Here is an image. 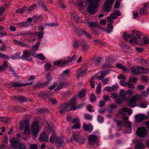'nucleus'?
Listing matches in <instances>:
<instances>
[{
	"label": "nucleus",
	"mask_w": 149,
	"mask_h": 149,
	"mask_svg": "<svg viewBox=\"0 0 149 149\" xmlns=\"http://www.w3.org/2000/svg\"><path fill=\"white\" fill-rule=\"evenodd\" d=\"M48 136L44 132H42L39 137V140L41 142H47L48 141Z\"/></svg>",
	"instance_id": "nucleus-20"
},
{
	"label": "nucleus",
	"mask_w": 149,
	"mask_h": 149,
	"mask_svg": "<svg viewBox=\"0 0 149 149\" xmlns=\"http://www.w3.org/2000/svg\"><path fill=\"white\" fill-rule=\"evenodd\" d=\"M85 118L88 120H91L92 118V116L91 115L85 114H84Z\"/></svg>",
	"instance_id": "nucleus-54"
},
{
	"label": "nucleus",
	"mask_w": 149,
	"mask_h": 149,
	"mask_svg": "<svg viewBox=\"0 0 149 149\" xmlns=\"http://www.w3.org/2000/svg\"><path fill=\"white\" fill-rule=\"evenodd\" d=\"M28 127H29V122L27 120H25L23 123H21L19 127V129L20 130H22L24 128Z\"/></svg>",
	"instance_id": "nucleus-25"
},
{
	"label": "nucleus",
	"mask_w": 149,
	"mask_h": 149,
	"mask_svg": "<svg viewBox=\"0 0 149 149\" xmlns=\"http://www.w3.org/2000/svg\"><path fill=\"white\" fill-rule=\"evenodd\" d=\"M83 128L84 130L86 131H91L93 130V127L89 126L86 124L83 125Z\"/></svg>",
	"instance_id": "nucleus-30"
},
{
	"label": "nucleus",
	"mask_w": 149,
	"mask_h": 149,
	"mask_svg": "<svg viewBox=\"0 0 149 149\" xmlns=\"http://www.w3.org/2000/svg\"><path fill=\"white\" fill-rule=\"evenodd\" d=\"M72 28L76 33V35L79 37H80L82 35H84L85 31L83 29H78L75 26H73Z\"/></svg>",
	"instance_id": "nucleus-10"
},
{
	"label": "nucleus",
	"mask_w": 149,
	"mask_h": 149,
	"mask_svg": "<svg viewBox=\"0 0 149 149\" xmlns=\"http://www.w3.org/2000/svg\"><path fill=\"white\" fill-rule=\"evenodd\" d=\"M45 78L47 79V81L44 83L45 86L47 85L49 83V82L52 80V77L49 74H46L45 76Z\"/></svg>",
	"instance_id": "nucleus-28"
},
{
	"label": "nucleus",
	"mask_w": 149,
	"mask_h": 149,
	"mask_svg": "<svg viewBox=\"0 0 149 149\" xmlns=\"http://www.w3.org/2000/svg\"><path fill=\"white\" fill-rule=\"evenodd\" d=\"M38 30L40 31L39 32L38 35V39H41L43 37L44 32L43 30L45 28L42 26H40L38 27Z\"/></svg>",
	"instance_id": "nucleus-19"
},
{
	"label": "nucleus",
	"mask_w": 149,
	"mask_h": 149,
	"mask_svg": "<svg viewBox=\"0 0 149 149\" xmlns=\"http://www.w3.org/2000/svg\"><path fill=\"white\" fill-rule=\"evenodd\" d=\"M128 111V109L126 107H123L120 109L119 111V113L120 114H122L124 113V112H127Z\"/></svg>",
	"instance_id": "nucleus-55"
},
{
	"label": "nucleus",
	"mask_w": 149,
	"mask_h": 149,
	"mask_svg": "<svg viewBox=\"0 0 149 149\" xmlns=\"http://www.w3.org/2000/svg\"><path fill=\"white\" fill-rule=\"evenodd\" d=\"M141 77L143 81L146 83L148 82V79L146 76L144 75H142L141 76Z\"/></svg>",
	"instance_id": "nucleus-59"
},
{
	"label": "nucleus",
	"mask_w": 149,
	"mask_h": 149,
	"mask_svg": "<svg viewBox=\"0 0 149 149\" xmlns=\"http://www.w3.org/2000/svg\"><path fill=\"white\" fill-rule=\"evenodd\" d=\"M88 23L89 26L91 28V30L94 32H95V30L94 29L99 27V24L95 22H88Z\"/></svg>",
	"instance_id": "nucleus-21"
},
{
	"label": "nucleus",
	"mask_w": 149,
	"mask_h": 149,
	"mask_svg": "<svg viewBox=\"0 0 149 149\" xmlns=\"http://www.w3.org/2000/svg\"><path fill=\"white\" fill-rule=\"evenodd\" d=\"M113 3L107 1H106L103 6V10L106 12L109 11L111 9Z\"/></svg>",
	"instance_id": "nucleus-12"
},
{
	"label": "nucleus",
	"mask_w": 149,
	"mask_h": 149,
	"mask_svg": "<svg viewBox=\"0 0 149 149\" xmlns=\"http://www.w3.org/2000/svg\"><path fill=\"white\" fill-rule=\"evenodd\" d=\"M46 96L47 97L49 98H50V97H52L53 95V93L51 91H47L46 92Z\"/></svg>",
	"instance_id": "nucleus-58"
},
{
	"label": "nucleus",
	"mask_w": 149,
	"mask_h": 149,
	"mask_svg": "<svg viewBox=\"0 0 149 149\" xmlns=\"http://www.w3.org/2000/svg\"><path fill=\"white\" fill-rule=\"evenodd\" d=\"M101 61V58L100 57H97L94 58L93 61L97 65L100 63Z\"/></svg>",
	"instance_id": "nucleus-32"
},
{
	"label": "nucleus",
	"mask_w": 149,
	"mask_h": 149,
	"mask_svg": "<svg viewBox=\"0 0 149 149\" xmlns=\"http://www.w3.org/2000/svg\"><path fill=\"white\" fill-rule=\"evenodd\" d=\"M26 148L24 143H19L16 149H25Z\"/></svg>",
	"instance_id": "nucleus-46"
},
{
	"label": "nucleus",
	"mask_w": 149,
	"mask_h": 149,
	"mask_svg": "<svg viewBox=\"0 0 149 149\" xmlns=\"http://www.w3.org/2000/svg\"><path fill=\"white\" fill-rule=\"evenodd\" d=\"M81 45H82V50L83 51H85L88 49V46L84 41L81 42Z\"/></svg>",
	"instance_id": "nucleus-29"
},
{
	"label": "nucleus",
	"mask_w": 149,
	"mask_h": 149,
	"mask_svg": "<svg viewBox=\"0 0 149 149\" xmlns=\"http://www.w3.org/2000/svg\"><path fill=\"white\" fill-rule=\"evenodd\" d=\"M116 66L117 68L122 69L124 71H127V68L126 67L122 65L121 64L119 63H117L116 64Z\"/></svg>",
	"instance_id": "nucleus-31"
},
{
	"label": "nucleus",
	"mask_w": 149,
	"mask_h": 149,
	"mask_svg": "<svg viewBox=\"0 0 149 149\" xmlns=\"http://www.w3.org/2000/svg\"><path fill=\"white\" fill-rule=\"evenodd\" d=\"M139 62L145 65H148L149 63V60H146L144 59H140Z\"/></svg>",
	"instance_id": "nucleus-47"
},
{
	"label": "nucleus",
	"mask_w": 149,
	"mask_h": 149,
	"mask_svg": "<svg viewBox=\"0 0 149 149\" xmlns=\"http://www.w3.org/2000/svg\"><path fill=\"white\" fill-rule=\"evenodd\" d=\"M33 84V83L32 82H30L29 83L25 84L20 83V81H18L15 83L12 82L11 83L10 86L11 87H20L22 86L31 85H32Z\"/></svg>",
	"instance_id": "nucleus-8"
},
{
	"label": "nucleus",
	"mask_w": 149,
	"mask_h": 149,
	"mask_svg": "<svg viewBox=\"0 0 149 149\" xmlns=\"http://www.w3.org/2000/svg\"><path fill=\"white\" fill-rule=\"evenodd\" d=\"M17 99L20 102H21L28 101V100H27L26 97L23 96L17 97Z\"/></svg>",
	"instance_id": "nucleus-44"
},
{
	"label": "nucleus",
	"mask_w": 149,
	"mask_h": 149,
	"mask_svg": "<svg viewBox=\"0 0 149 149\" xmlns=\"http://www.w3.org/2000/svg\"><path fill=\"white\" fill-rule=\"evenodd\" d=\"M147 119V118L144 115L141 114H137L135 116L136 120L137 122H141Z\"/></svg>",
	"instance_id": "nucleus-17"
},
{
	"label": "nucleus",
	"mask_w": 149,
	"mask_h": 149,
	"mask_svg": "<svg viewBox=\"0 0 149 149\" xmlns=\"http://www.w3.org/2000/svg\"><path fill=\"white\" fill-rule=\"evenodd\" d=\"M148 70L147 68H144L143 67L140 68L139 74L141 73H145L147 72Z\"/></svg>",
	"instance_id": "nucleus-42"
},
{
	"label": "nucleus",
	"mask_w": 149,
	"mask_h": 149,
	"mask_svg": "<svg viewBox=\"0 0 149 149\" xmlns=\"http://www.w3.org/2000/svg\"><path fill=\"white\" fill-rule=\"evenodd\" d=\"M143 145L140 143H137L135 146V148L136 149H142L143 148Z\"/></svg>",
	"instance_id": "nucleus-45"
},
{
	"label": "nucleus",
	"mask_w": 149,
	"mask_h": 149,
	"mask_svg": "<svg viewBox=\"0 0 149 149\" xmlns=\"http://www.w3.org/2000/svg\"><path fill=\"white\" fill-rule=\"evenodd\" d=\"M67 83L65 82H61L58 85L57 87L54 89L55 91H58L61 89L63 86H66Z\"/></svg>",
	"instance_id": "nucleus-26"
},
{
	"label": "nucleus",
	"mask_w": 149,
	"mask_h": 149,
	"mask_svg": "<svg viewBox=\"0 0 149 149\" xmlns=\"http://www.w3.org/2000/svg\"><path fill=\"white\" fill-rule=\"evenodd\" d=\"M88 139L89 143L92 145H93L94 143L98 139L97 137L96 136L93 134L89 135Z\"/></svg>",
	"instance_id": "nucleus-14"
},
{
	"label": "nucleus",
	"mask_w": 149,
	"mask_h": 149,
	"mask_svg": "<svg viewBox=\"0 0 149 149\" xmlns=\"http://www.w3.org/2000/svg\"><path fill=\"white\" fill-rule=\"evenodd\" d=\"M39 43L38 42L36 44L33 45L32 47V49L34 51H36L38 49L39 47Z\"/></svg>",
	"instance_id": "nucleus-50"
},
{
	"label": "nucleus",
	"mask_w": 149,
	"mask_h": 149,
	"mask_svg": "<svg viewBox=\"0 0 149 149\" xmlns=\"http://www.w3.org/2000/svg\"><path fill=\"white\" fill-rule=\"evenodd\" d=\"M29 149H38V146L35 144H31L29 146Z\"/></svg>",
	"instance_id": "nucleus-53"
},
{
	"label": "nucleus",
	"mask_w": 149,
	"mask_h": 149,
	"mask_svg": "<svg viewBox=\"0 0 149 149\" xmlns=\"http://www.w3.org/2000/svg\"><path fill=\"white\" fill-rule=\"evenodd\" d=\"M129 81H128L133 83L136 82L137 79L133 76H130L129 78Z\"/></svg>",
	"instance_id": "nucleus-35"
},
{
	"label": "nucleus",
	"mask_w": 149,
	"mask_h": 149,
	"mask_svg": "<svg viewBox=\"0 0 149 149\" xmlns=\"http://www.w3.org/2000/svg\"><path fill=\"white\" fill-rule=\"evenodd\" d=\"M32 131L33 135L34 136H36L39 131V123L38 121L34 122L32 124Z\"/></svg>",
	"instance_id": "nucleus-4"
},
{
	"label": "nucleus",
	"mask_w": 149,
	"mask_h": 149,
	"mask_svg": "<svg viewBox=\"0 0 149 149\" xmlns=\"http://www.w3.org/2000/svg\"><path fill=\"white\" fill-rule=\"evenodd\" d=\"M38 96L41 99H43L46 98L47 97L46 96V92H41L39 93Z\"/></svg>",
	"instance_id": "nucleus-40"
},
{
	"label": "nucleus",
	"mask_w": 149,
	"mask_h": 149,
	"mask_svg": "<svg viewBox=\"0 0 149 149\" xmlns=\"http://www.w3.org/2000/svg\"><path fill=\"white\" fill-rule=\"evenodd\" d=\"M31 55L30 52L28 50H25L23 52V55L21 56V59L27 61H31L32 58L30 56Z\"/></svg>",
	"instance_id": "nucleus-5"
},
{
	"label": "nucleus",
	"mask_w": 149,
	"mask_h": 149,
	"mask_svg": "<svg viewBox=\"0 0 149 149\" xmlns=\"http://www.w3.org/2000/svg\"><path fill=\"white\" fill-rule=\"evenodd\" d=\"M130 69L132 74L134 75L139 74V67L137 66H133Z\"/></svg>",
	"instance_id": "nucleus-15"
},
{
	"label": "nucleus",
	"mask_w": 149,
	"mask_h": 149,
	"mask_svg": "<svg viewBox=\"0 0 149 149\" xmlns=\"http://www.w3.org/2000/svg\"><path fill=\"white\" fill-rule=\"evenodd\" d=\"M86 90L85 89H83L79 93V96L80 98L84 97L85 95Z\"/></svg>",
	"instance_id": "nucleus-38"
},
{
	"label": "nucleus",
	"mask_w": 149,
	"mask_h": 149,
	"mask_svg": "<svg viewBox=\"0 0 149 149\" xmlns=\"http://www.w3.org/2000/svg\"><path fill=\"white\" fill-rule=\"evenodd\" d=\"M87 71V69L85 68L83 70L79 71L77 73L78 74V75L80 76H83L86 74V72Z\"/></svg>",
	"instance_id": "nucleus-43"
},
{
	"label": "nucleus",
	"mask_w": 149,
	"mask_h": 149,
	"mask_svg": "<svg viewBox=\"0 0 149 149\" xmlns=\"http://www.w3.org/2000/svg\"><path fill=\"white\" fill-rule=\"evenodd\" d=\"M80 138L79 139V141L78 142H79L80 144H83L86 141V138L85 136H80Z\"/></svg>",
	"instance_id": "nucleus-39"
},
{
	"label": "nucleus",
	"mask_w": 149,
	"mask_h": 149,
	"mask_svg": "<svg viewBox=\"0 0 149 149\" xmlns=\"http://www.w3.org/2000/svg\"><path fill=\"white\" fill-rule=\"evenodd\" d=\"M110 70H106L102 71L101 72L100 75L97 77V78L99 80H102L109 73Z\"/></svg>",
	"instance_id": "nucleus-18"
},
{
	"label": "nucleus",
	"mask_w": 149,
	"mask_h": 149,
	"mask_svg": "<svg viewBox=\"0 0 149 149\" xmlns=\"http://www.w3.org/2000/svg\"><path fill=\"white\" fill-rule=\"evenodd\" d=\"M100 0H86L85 3L89 5L87 8L88 12L90 14L94 15L97 12L96 8L99 6Z\"/></svg>",
	"instance_id": "nucleus-1"
},
{
	"label": "nucleus",
	"mask_w": 149,
	"mask_h": 149,
	"mask_svg": "<svg viewBox=\"0 0 149 149\" xmlns=\"http://www.w3.org/2000/svg\"><path fill=\"white\" fill-rule=\"evenodd\" d=\"M68 106L67 103H64L61 104L59 108V111L60 113H64L65 111H68L69 110H67Z\"/></svg>",
	"instance_id": "nucleus-9"
},
{
	"label": "nucleus",
	"mask_w": 149,
	"mask_h": 149,
	"mask_svg": "<svg viewBox=\"0 0 149 149\" xmlns=\"http://www.w3.org/2000/svg\"><path fill=\"white\" fill-rule=\"evenodd\" d=\"M121 47L123 50L125 52L130 53H133V50L132 49H131L129 46L122 45L121 46Z\"/></svg>",
	"instance_id": "nucleus-23"
},
{
	"label": "nucleus",
	"mask_w": 149,
	"mask_h": 149,
	"mask_svg": "<svg viewBox=\"0 0 149 149\" xmlns=\"http://www.w3.org/2000/svg\"><path fill=\"white\" fill-rule=\"evenodd\" d=\"M63 137H58L56 138L55 141L56 146L57 147L60 146L64 142Z\"/></svg>",
	"instance_id": "nucleus-16"
},
{
	"label": "nucleus",
	"mask_w": 149,
	"mask_h": 149,
	"mask_svg": "<svg viewBox=\"0 0 149 149\" xmlns=\"http://www.w3.org/2000/svg\"><path fill=\"white\" fill-rule=\"evenodd\" d=\"M70 15L72 18L77 23H79V17L74 12L72 11L70 12Z\"/></svg>",
	"instance_id": "nucleus-27"
},
{
	"label": "nucleus",
	"mask_w": 149,
	"mask_h": 149,
	"mask_svg": "<svg viewBox=\"0 0 149 149\" xmlns=\"http://www.w3.org/2000/svg\"><path fill=\"white\" fill-rule=\"evenodd\" d=\"M20 140L17 138L12 139L10 142V144L12 146L16 149L20 143Z\"/></svg>",
	"instance_id": "nucleus-13"
},
{
	"label": "nucleus",
	"mask_w": 149,
	"mask_h": 149,
	"mask_svg": "<svg viewBox=\"0 0 149 149\" xmlns=\"http://www.w3.org/2000/svg\"><path fill=\"white\" fill-rule=\"evenodd\" d=\"M125 79L121 80L120 81V83L121 86H125L127 85V83L125 81Z\"/></svg>",
	"instance_id": "nucleus-60"
},
{
	"label": "nucleus",
	"mask_w": 149,
	"mask_h": 149,
	"mask_svg": "<svg viewBox=\"0 0 149 149\" xmlns=\"http://www.w3.org/2000/svg\"><path fill=\"white\" fill-rule=\"evenodd\" d=\"M18 24L19 26L21 27H23L24 26L26 27L28 25L27 22H20Z\"/></svg>",
	"instance_id": "nucleus-61"
},
{
	"label": "nucleus",
	"mask_w": 149,
	"mask_h": 149,
	"mask_svg": "<svg viewBox=\"0 0 149 149\" xmlns=\"http://www.w3.org/2000/svg\"><path fill=\"white\" fill-rule=\"evenodd\" d=\"M126 126L127 128H128L129 130H131V125L132 123L130 121H127L125 122Z\"/></svg>",
	"instance_id": "nucleus-56"
},
{
	"label": "nucleus",
	"mask_w": 149,
	"mask_h": 149,
	"mask_svg": "<svg viewBox=\"0 0 149 149\" xmlns=\"http://www.w3.org/2000/svg\"><path fill=\"white\" fill-rule=\"evenodd\" d=\"M139 13L141 15L146 14L147 13V10L145 8H142L140 9Z\"/></svg>",
	"instance_id": "nucleus-51"
},
{
	"label": "nucleus",
	"mask_w": 149,
	"mask_h": 149,
	"mask_svg": "<svg viewBox=\"0 0 149 149\" xmlns=\"http://www.w3.org/2000/svg\"><path fill=\"white\" fill-rule=\"evenodd\" d=\"M0 58H5L7 60H9L10 58L9 57L3 53H1V52H0Z\"/></svg>",
	"instance_id": "nucleus-57"
},
{
	"label": "nucleus",
	"mask_w": 149,
	"mask_h": 149,
	"mask_svg": "<svg viewBox=\"0 0 149 149\" xmlns=\"http://www.w3.org/2000/svg\"><path fill=\"white\" fill-rule=\"evenodd\" d=\"M20 55L19 52H17L14 54V55L11 56V58L13 59H16L17 58L21 59V56H20Z\"/></svg>",
	"instance_id": "nucleus-34"
},
{
	"label": "nucleus",
	"mask_w": 149,
	"mask_h": 149,
	"mask_svg": "<svg viewBox=\"0 0 149 149\" xmlns=\"http://www.w3.org/2000/svg\"><path fill=\"white\" fill-rule=\"evenodd\" d=\"M70 71L69 69H67L64 71L62 74V76L63 77H68Z\"/></svg>",
	"instance_id": "nucleus-33"
},
{
	"label": "nucleus",
	"mask_w": 149,
	"mask_h": 149,
	"mask_svg": "<svg viewBox=\"0 0 149 149\" xmlns=\"http://www.w3.org/2000/svg\"><path fill=\"white\" fill-rule=\"evenodd\" d=\"M79 43L78 41L76 40L73 42V46L74 48H77L79 47Z\"/></svg>",
	"instance_id": "nucleus-52"
},
{
	"label": "nucleus",
	"mask_w": 149,
	"mask_h": 149,
	"mask_svg": "<svg viewBox=\"0 0 149 149\" xmlns=\"http://www.w3.org/2000/svg\"><path fill=\"white\" fill-rule=\"evenodd\" d=\"M123 36L124 40L126 41L131 37V35L130 34H127L126 32L124 33Z\"/></svg>",
	"instance_id": "nucleus-49"
},
{
	"label": "nucleus",
	"mask_w": 149,
	"mask_h": 149,
	"mask_svg": "<svg viewBox=\"0 0 149 149\" xmlns=\"http://www.w3.org/2000/svg\"><path fill=\"white\" fill-rule=\"evenodd\" d=\"M77 98V97H73L70 100L68 103H67L68 106H69L70 107H71L70 109L71 110H74L80 107V106H79L77 107L75 106Z\"/></svg>",
	"instance_id": "nucleus-6"
},
{
	"label": "nucleus",
	"mask_w": 149,
	"mask_h": 149,
	"mask_svg": "<svg viewBox=\"0 0 149 149\" xmlns=\"http://www.w3.org/2000/svg\"><path fill=\"white\" fill-rule=\"evenodd\" d=\"M26 10V6H24V7H22L21 9H18L17 10L15 11V12L16 13H22L25 11Z\"/></svg>",
	"instance_id": "nucleus-36"
},
{
	"label": "nucleus",
	"mask_w": 149,
	"mask_h": 149,
	"mask_svg": "<svg viewBox=\"0 0 149 149\" xmlns=\"http://www.w3.org/2000/svg\"><path fill=\"white\" fill-rule=\"evenodd\" d=\"M141 97V95L138 94L132 96L128 100V106L131 108L137 106L136 103L140 101Z\"/></svg>",
	"instance_id": "nucleus-3"
},
{
	"label": "nucleus",
	"mask_w": 149,
	"mask_h": 149,
	"mask_svg": "<svg viewBox=\"0 0 149 149\" xmlns=\"http://www.w3.org/2000/svg\"><path fill=\"white\" fill-rule=\"evenodd\" d=\"M36 5L34 4L31 6L27 10V12L29 13H30L31 11H33L35 8L36 7Z\"/></svg>",
	"instance_id": "nucleus-48"
},
{
	"label": "nucleus",
	"mask_w": 149,
	"mask_h": 149,
	"mask_svg": "<svg viewBox=\"0 0 149 149\" xmlns=\"http://www.w3.org/2000/svg\"><path fill=\"white\" fill-rule=\"evenodd\" d=\"M96 97H95V94L93 93H92L90 96V101L91 103H93L96 100Z\"/></svg>",
	"instance_id": "nucleus-41"
},
{
	"label": "nucleus",
	"mask_w": 149,
	"mask_h": 149,
	"mask_svg": "<svg viewBox=\"0 0 149 149\" xmlns=\"http://www.w3.org/2000/svg\"><path fill=\"white\" fill-rule=\"evenodd\" d=\"M48 131L49 133H51L53 134V135H52L49 139V140L50 142H53L54 141L55 138L56 137V134L54 133V128L51 126H49V127H48Z\"/></svg>",
	"instance_id": "nucleus-11"
},
{
	"label": "nucleus",
	"mask_w": 149,
	"mask_h": 149,
	"mask_svg": "<svg viewBox=\"0 0 149 149\" xmlns=\"http://www.w3.org/2000/svg\"><path fill=\"white\" fill-rule=\"evenodd\" d=\"M113 26L111 23H109L108 24L107 29L106 30V31L108 33H110L111 32L113 31Z\"/></svg>",
	"instance_id": "nucleus-37"
},
{
	"label": "nucleus",
	"mask_w": 149,
	"mask_h": 149,
	"mask_svg": "<svg viewBox=\"0 0 149 149\" xmlns=\"http://www.w3.org/2000/svg\"><path fill=\"white\" fill-rule=\"evenodd\" d=\"M37 56L42 61H44L45 60V57L41 54H39L37 55Z\"/></svg>",
	"instance_id": "nucleus-64"
},
{
	"label": "nucleus",
	"mask_w": 149,
	"mask_h": 149,
	"mask_svg": "<svg viewBox=\"0 0 149 149\" xmlns=\"http://www.w3.org/2000/svg\"><path fill=\"white\" fill-rule=\"evenodd\" d=\"M136 134L137 135L140 137L145 136L147 134L146 129L144 127H139L136 131Z\"/></svg>",
	"instance_id": "nucleus-7"
},
{
	"label": "nucleus",
	"mask_w": 149,
	"mask_h": 149,
	"mask_svg": "<svg viewBox=\"0 0 149 149\" xmlns=\"http://www.w3.org/2000/svg\"><path fill=\"white\" fill-rule=\"evenodd\" d=\"M141 33L139 31H132V35L133 38L131 39L129 41V42L131 43H135L138 45H143V43L142 40H138L140 38Z\"/></svg>",
	"instance_id": "nucleus-2"
},
{
	"label": "nucleus",
	"mask_w": 149,
	"mask_h": 149,
	"mask_svg": "<svg viewBox=\"0 0 149 149\" xmlns=\"http://www.w3.org/2000/svg\"><path fill=\"white\" fill-rule=\"evenodd\" d=\"M106 63L104 65L103 67L107 68H110V65L109 64L112 62L113 60L111 58L108 57L106 58Z\"/></svg>",
	"instance_id": "nucleus-24"
},
{
	"label": "nucleus",
	"mask_w": 149,
	"mask_h": 149,
	"mask_svg": "<svg viewBox=\"0 0 149 149\" xmlns=\"http://www.w3.org/2000/svg\"><path fill=\"white\" fill-rule=\"evenodd\" d=\"M93 107L91 105H89L87 107V108L88 111L90 112H93L94 111V110L93 109Z\"/></svg>",
	"instance_id": "nucleus-63"
},
{
	"label": "nucleus",
	"mask_w": 149,
	"mask_h": 149,
	"mask_svg": "<svg viewBox=\"0 0 149 149\" xmlns=\"http://www.w3.org/2000/svg\"><path fill=\"white\" fill-rule=\"evenodd\" d=\"M102 82L103 84H106L108 83L109 80V77H106L104 79H102Z\"/></svg>",
	"instance_id": "nucleus-62"
},
{
	"label": "nucleus",
	"mask_w": 149,
	"mask_h": 149,
	"mask_svg": "<svg viewBox=\"0 0 149 149\" xmlns=\"http://www.w3.org/2000/svg\"><path fill=\"white\" fill-rule=\"evenodd\" d=\"M81 136L79 132H76L73 133L72 137L73 140L75 141L78 142Z\"/></svg>",
	"instance_id": "nucleus-22"
}]
</instances>
